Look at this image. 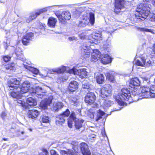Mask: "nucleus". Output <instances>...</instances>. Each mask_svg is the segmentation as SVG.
<instances>
[{"instance_id": "24", "label": "nucleus", "mask_w": 155, "mask_h": 155, "mask_svg": "<svg viewBox=\"0 0 155 155\" xmlns=\"http://www.w3.org/2000/svg\"><path fill=\"white\" fill-rule=\"evenodd\" d=\"M64 106V105L61 102H55L53 103L52 108L53 110L57 111L63 108Z\"/></svg>"}, {"instance_id": "1", "label": "nucleus", "mask_w": 155, "mask_h": 155, "mask_svg": "<svg viewBox=\"0 0 155 155\" xmlns=\"http://www.w3.org/2000/svg\"><path fill=\"white\" fill-rule=\"evenodd\" d=\"M20 83V81L16 78H12L8 82L9 89L13 90L10 93L13 97L20 98L22 96L21 94L27 93L30 88V84L27 81H25L19 86Z\"/></svg>"}, {"instance_id": "29", "label": "nucleus", "mask_w": 155, "mask_h": 155, "mask_svg": "<svg viewBox=\"0 0 155 155\" xmlns=\"http://www.w3.org/2000/svg\"><path fill=\"white\" fill-rule=\"evenodd\" d=\"M84 120H79L75 118V126L76 129H79L81 128L82 125V123Z\"/></svg>"}, {"instance_id": "48", "label": "nucleus", "mask_w": 155, "mask_h": 155, "mask_svg": "<svg viewBox=\"0 0 155 155\" xmlns=\"http://www.w3.org/2000/svg\"><path fill=\"white\" fill-rule=\"evenodd\" d=\"M48 151L46 150L43 149L42 150V152L40 154V155H48Z\"/></svg>"}, {"instance_id": "28", "label": "nucleus", "mask_w": 155, "mask_h": 155, "mask_svg": "<svg viewBox=\"0 0 155 155\" xmlns=\"http://www.w3.org/2000/svg\"><path fill=\"white\" fill-rule=\"evenodd\" d=\"M27 102L29 105L31 107H34L37 104V102L36 100L31 97L27 98Z\"/></svg>"}, {"instance_id": "38", "label": "nucleus", "mask_w": 155, "mask_h": 155, "mask_svg": "<svg viewBox=\"0 0 155 155\" xmlns=\"http://www.w3.org/2000/svg\"><path fill=\"white\" fill-rule=\"evenodd\" d=\"M141 60L142 61V62L139 60H137L136 62V64L138 66L141 67L143 66L145 63V61H146L145 60V57H142L141 58Z\"/></svg>"}, {"instance_id": "27", "label": "nucleus", "mask_w": 155, "mask_h": 155, "mask_svg": "<svg viewBox=\"0 0 155 155\" xmlns=\"http://www.w3.org/2000/svg\"><path fill=\"white\" fill-rule=\"evenodd\" d=\"M57 22V19L53 17H50L48 19V26L54 28Z\"/></svg>"}, {"instance_id": "51", "label": "nucleus", "mask_w": 155, "mask_h": 155, "mask_svg": "<svg viewBox=\"0 0 155 155\" xmlns=\"http://www.w3.org/2000/svg\"><path fill=\"white\" fill-rule=\"evenodd\" d=\"M82 87L84 89H88L89 88V85L87 83L84 84L82 86Z\"/></svg>"}, {"instance_id": "11", "label": "nucleus", "mask_w": 155, "mask_h": 155, "mask_svg": "<svg viewBox=\"0 0 155 155\" xmlns=\"http://www.w3.org/2000/svg\"><path fill=\"white\" fill-rule=\"evenodd\" d=\"M124 0H115V9L114 12L117 14H118L124 8L123 5Z\"/></svg>"}, {"instance_id": "17", "label": "nucleus", "mask_w": 155, "mask_h": 155, "mask_svg": "<svg viewBox=\"0 0 155 155\" xmlns=\"http://www.w3.org/2000/svg\"><path fill=\"white\" fill-rule=\"evenodd\" d=\"M81 149L83 155H91V152L86 143H82L81 144Z\"/></svg>"}, {"instance_id": "41", "label": "nucleus", "mask_w": 155, "mask_h": 155, "mask_svg": "<svg viewBox=\"0 0 155 155\" xmlns=\"http://www.w3.org/2000/svg\"><path fill=\"white\" fill-rule=\"evenodd\" d=\"M41 120L43 123H48L49 121V118L48 116H43L41 117Z\"/></svg>"}, {"instance_id": "2", "label": "nucleus", "mask_w": 155, "mask_h": 155, "mask_svg": "<svg viewBox=\"0 0 155 155\" xmlns=\"http://www.w3.org/2000/svg\"><path fill=\"white\" fill-rule=\"evenodd\" d=\"M133 89L129 88H123L121 89V91L119 93L118 97L116 98V101L119 105H122L124 104L123 100L128 101L130 102L133 101H137L138 100V93L140 91L136 92L135 91H133Z\"/></svg>"}, {"instance_id": "23", "label": "nucleus", "mask_w": 155, "mask_h": 155, "mask_svg": "<svg viewBox=\"0 0 155 155\" xmlns=\"http://www.w3.org/2000/svg\"><path fill=\"white\" fill-rule=\"evenodd\" d=\"M28 114L29 118L34 119L37 117L39 115V112L38 110L34 109L29 110L28 112Z\"/></svg>"}, {"instance_id": "22", "label": "nucleus", "mask_w": 155, "mask_h": 155, "mask_svg": "<svg viewBox=\"0 0 155 155\" xmlns=\"http://www.w3.org/2000/svg\"><path fill=\"white\" fill-rule=\"evenodd\" d=\"M94 77L97 82L99 84H101L104 81V77L102 74L96 73L95 74Z\"/></svg>"}, {"instance_id": "58", "label": "nucleus", "mask_w": 155, "mask_h": 155, "mask_svg": "<svg viewBox=\"0 0 155 155\" xmlns=\"http://www.w3.org/2000/svg\"><path fill=\"white\" fill-rule=\"evenodd\" d=\"M3 140H4L6 141V140H7V138H3Z\"/></svg>"}, {"instance_id": "12", "label": "nucleus", "mask_w": 155, "mask_h": 155, "mask_svg": "<svg viewBox=\"0 0 155 155\" xmlns=\"http://www.w3.org/2000/svg\"><path fill=\"white\" fill-rule=\"evenodd\" d=\"M96 99V97L93 93L89 92L85 97V102L89 104H92Z\"/></svg>"}, {"instance_id": "3", "label": "nucleus", "mask_w": 155, "mask_h": 155, "mask_svg": "<svg viewBox=\"0 0 155 155\" xmlns=\"http://www.w3.org/2000/svg\"><path fill=\"white\" fill-rule=\"evenodd\" d=\"M151 7V5L147 4H141L140 5L139 8H138L137 11L138 13L135 15L137 21H143L147 18L150 12Z\"/></svg>"}, {"instance_id": "46", "label": "nucleus", "mask_w": 155, "mask_h": 155, "mask_svg": "<svg viewBox=\"0 0 155 155\" xmlns=\"http://www.w3.org/2000/svg\"><path fill=\"white\" fill-rule=\"evenodd\" d=\"M22 96L20 98H17L16 97H14L16 99V101L18 103L21 104L22 105L23 104L24 102L22 101V99L21 98Z\"/></svg>"}, {"instance_id": "13", "label": "nucleus", "mask_w": 155, "mask_h": 155, "mask_svg": "<svg viewBox=\"0 0 155 155\" xmlns=\"http://www.w3.org/2000/svg\"><path fill=\"white\" fill-rule=\"evenodd\" d=\"M53 98L52 96H50L48 99L42 101L40 102V107L43 109H47L48 106L51 104Z\"/></svg>"}, {"instance_id": "32", "label": "nucleus", "mask_w": 155, "mask_h": 155, "mask_svg": "<svg viewBox=\"0 0 155 155\" xmlns=\"http://www.w3.org/2000/svg\"><path fill=\"white\" fill-rule=\"evenodd\" d=\"M24 67L26 68L28 70L35 74H37L39 73V70L36 68L25 65H24Z\"/></svg>"}, {"instance_id": "7", "label": "nucleus", "mask_w": 155, "mask_h": 155, "mask_svg": "<svg viewBox=\"0 0 155 155\" xmlns=\"http://www.w3.org/2000/svg\"><path fill=\"white\" fill-rule=\"evenodd\" d=\"M112 87L109 84H105L104 85L100 90V92L102 97H110L111 94Z\"/></svg>"}, {"instance_id": "59", "label": "nucleus", "mask_w": 155, "mask_h": 155, "mask_svg": "<svg viewBox=\"0 0 155 155\" xmlns=\"http://www.w3.org/2000/svg\"><path fill=\"white\" fill-rule=\"evenodd\" d=\"M30 130L31 131H32V130H31V129H30Z\"/></svg>"}, {"instance_id": "14", "label": "nucleus", "mask_w": 155, "mask_h": 155, "mask_svg": "<svg viewBox=\"0 0 155 155\" xmlns=\"http://www.w3.org/2000/svg\"><path fill=\"white\" fill-rule=\"evenodd\" d=\"M46 91L43 88L40 86L36 87L35 89L33 91V93L38 96V97L42 98L45 94Z\"/></svg>"}, {"instance_id": "45", "label": "nucleus", "mask_w": 155, "mask_h": 155, "mask_svg": "<svg viewBox=\"0 0 155 155\" xmlns=\"http://www.w3.org/2000/svg\"><path fill=\"white\" fill-rule=\"evenodd\" d=\"M145 65L147 66H149L151 64V62L149 59L145 58Z\"/></svg>"}, {"instance_id": "9", "label": "nucleus", "mask_w": 155, "mask_h": 155, "mask_svg": "<svg viewBox=\"0 0 155 155\" xmlns=\"http://www.w3.org/2000/svg\"><path fill=\"white\" fill-rule=\"evenodd\" d=\"M140 84L139 79L137 78H135L130 80L129 86L131 89H133V91H135L136 92H138L139 91H140V89L141 87L139 88Z\"/></svg>"}, {"instance_id": "5", "label": "nucleus", "mask_w": 155, "mask_h": 155, "mask_svg": "<svg viewBox=\"0 0 155 155\" xmlns=\"http://www.w3.org/2000/svg\"><path fill=\"white\" fill-rule=\"evenodd\" d=\"M66 143L71 146L74 151L70 149H68L67 151L61 150L60 153L62 155H74V153L78 152V147L77 142L72 140L71 138H69Z\"/></svg>"}, {"instance_id": "47", "label": "nucleus", "mask_w": 155, "mask_h": 155, "mask_svg": "<svg viewBox=\"0 0 155 155\" xmlns=\"http://www.w3.org/2000/svg\"><path fill=\"white\" fill-rule=\"evenodd\" d=\"M68 40L70 41H76L78 40L77 38L75 36H72L71 37H69L68 38Z\"/></svg>"}, {"instance_id": "56", "label": "nucleus", "mask_w": 155, "mask_h": 155, "mask_svg": "<svg viewBox=\"0 0 155 155\" xmlns=\"http://www.w3.org/2000/svg\"><path fill=\"white\" fill-rule=\"evenodd\" d=\"M153 54H155V44L153 45Z\"/></svg>"}, {"instance_id": "15", "label": "nucleus", "mask_w": 155, "mask_h": 155, "mask_svg": "<svg viewBox=\"0 0 155 155\" xmlns=\"http://www.w3.org/2000/svg\"><path fill=\"white\" fill-rule=\"evenodd\" d=\"M93 52L92 54L91 60V61L95 62L100 60L101 55V53L97 50H92Z\"/></svg>"}, {"instance_id": "55", "label": "nucleus", "mask_w": 155, "mask_h": 155, "mask_svg": "<svg viewBox=\"0 0 155 155\" xmlns=\"http://www.w3.org/2000/svg\"><path fill=\"white\" fill-rule=\"evenodd\" d=\"M151 20L155 21V14H153L151 18Z\"/></svg>"}, {"instance_id": "6", "label": "nucleus", "mask_w": 155, "mask_h": 155, "mask_svg": "<svg viewBox=\"0 0 155 155\" xmlns=\"http://www.w3.org/2000/svg\"><path fill=\"white\" fill-rule=\"evenodd\" d=\"M89 19L88 16L86 15H83L81 21L80 22L79 26L84 27L90 23L92 25H93L94 22L95 18L94 13H90L89 14Z\"/></svg>"}, {"instance_id": "30", "label": "nucleus", "mask_w": 155, "mask_h": 155, "mask_svg": "<svg viewBox=\"0 0 155 155\" xmlns=\"http://www.w3.org/2000/svg\"><path fill=\"white\" fill-rule=\"evenodd\" d=\"M75 118L74 114H72L70 117L68 121V126L70 128H72L73 122H74Z\"/></svg>"}, {"instance_id": "53", "label": "nucleus", "mask_w": 155, "mask_h": 155, "mask_svg": "<svg viewBox=\"0 0 155 155\" xmlns=\"http://www.w3.org/2000/svg\"><path fill=\"white\" fill-rule=\"evenodd\" d=\"M96 136L93 134H91L89 135V137L90 139H92L95 138Z\"/></svg>"}, {"instance_id": "50", "label": "nucleus", "mask_w": 155, "mask_h": 155, "mask_svg": "<svg viewBox=\"0 0 155 155\" xmlns=\"http://www.w3.org/2000/svg\"><path fill=\"white\" fill-rule=\"evenodd\" d=\"M50 153L51 155H59L56 151L53 150H51Z\"/></svg>"}, {"instance_id": "36", "label": "nucleus", "mask_w": 155, "mask_h": 155, "mask_svg": "<svg viewBox=\"0 0 155 155\" xmlns=\"http://www.w3.org/2000/svg\"><path fill=\"white\" fill-rule=\"evenodd\" d=\"M116 29V27L114 25L113 26L112 25H109L106 28V31L110 34H111L114 30Z\"/></svg>"}, {"instance_id": "16", "label": "nucleus", "mask_w": 155, "mask_h": 155, "mask_svg": "<svg viewBox=\"0 0 155 155\" xmlns=\"http://www.w3.org/2000/svg\"><path fill=\"white\" fill-rule=\"evenodd\" d=\"M86 70V69H85L82 68L77 70L76 72L74 70H72L71 71L73 72L74 74H78L81 78H84L87 76L88 73Z\"/></svg>"}, {"instance_id": "35", "label": "nucleus", "mask_w": 155, "mask_h": 155, "mask_svg": "<svg viewBox=\"0 0 155 155\" xmlns=\"http://www.w3.org/2000/svg\"><path fill=\"white\" fill-rule=\"evenodd\" d=\"M70 101L71 104L74 105H78L79 104L78 100L76 96L72 97Z\"/></svg>"}, {"instance_id": "34", "label": "nucleus", "mask_w": 155, "mask_h": 155, "mask_svg": "<svg viewBox=\"0 0 155 155\" xmlns=\"http://www.w3.org/2000/svg\"><path fill=\"white\" fill-rule=\"evenodd\" d=\"M105 113L100 110H98L97 113V117L96 119V121H98L100 119L102 118V116H103Z\"/></svg>"}, {"instance_id": "20", "label": "nucleus", "mask_w": 155, "mask_h": 155, "mask_svg": "<svg viewBox=\"0 0 155 155\" xmlns=\"http://www.w3.org/2000/svg\"><path fill=\"white\" fill-rule=\"evenodd\" d=\"M100 61L104 64H108L111 62V58L107 54L101 55Z\"/></svg>"}, {"instance_id": "21", "label": "nucleus", "mask_w": 155, "mask_h": 155, "mask_svg": "<svg viewBox=\"0 0 155 155\" xmlns=\"http://www.w3.org/2000/svg\"><path fill=\"white\" fill-rule=\"evenodd\" d=\"M66 69L65 66L62 67L61 68L53 69L47 71V73L54 74L62 73L64 72Z\"/></svg>"}, {"instance_id": "8", "label": "nucleus", "mask_w": 155, "mask_h": 155, "mask_svg": "<svg viewBox=\"0 0 155 155\" xmlns=\"http://www.w3.org/2000/svg\"><path fill=\"white\" fill-rule=\"evenodd\" d=\"M70 112L69 110L67 109L62 114L58 115L56 117V123L57 125H62L65 121L67 117L68 116Z\"/></svg>"}, {"instance_id": "44", "label": "nucleus", "mask_w": 155, "mask_h": 155, "mask_svg": "<svg viewBox=\"0 0 155 155\" xmlns=\"http://www.w3.org/2000/svg\"><path fill=\"white\" fill-rule=\"evenodd\" d=\"M55 14L58 18L59 21L62 22V21H63V18H62V14L60 15L59 12H56Z\"/></svg>"}, {"instance_id": "33", "label": "nucleus", "mask_w": 155, "mask_h": 155, "mask_svg": "<svg viewBox=\"0 0 155 155\" xmlns=\"http://www.w3.org/2000/svg\"><path fill=\"white\" fill-rule=\"evenodd\" d=\"M62 18H63V20H70L71 18V14L68 12L64 11L62 13Z\"/></svg>"}, {"instance_id": "25", "label": "nucleus", "mask_w": 155, "mask_h": 155, "mask_svg": "<svg viewBox=\"0 0 155 155\" xmlns=\"http://www.w3.org/2000/svg\"><path fill=\"white\" fill-rule=\"evenodd\" d=\"M78 88V83L75 81H72L70 82L69 85V89L71 91H75Z\"/></svg>"}, {"instance_id": "60", "label": "nucleus", "mask_w": 155, "mask_h": 155, "mask_svg": "<svg viewBox=\"0 0 155 155\" xmlns=\"http://www.w3.org/2000/svg\"><path fill=\"white\" fill-rule=\"evenodd\" d=\"M64 143H64V142L63 143V144H64Z\"/></svg>"}, {"instance_id": "54", "label": "nucleus", "mask_w": 155, "mask_h": 155, "mask_svg": "<svg viewBox=\"0 0 155 155\" xmlns=\"http://www.w3.org/2000/svg\"><path fill=\"white\" fill-rule=\"evenodd\" d=\"M6 114L5 112H2L1 114L2 118L4 119L6 115Z\"/></svg>"}, {"instance_id": "10", "label": "nucleus", "mask_w": 155, "mask_h": 155, "mask_svg": "<svg viewBox=\"0 0 155 155\" xmlns=\"http://www.w3.org/2000/svg\"><path fill=\"white\" fill-rule=\"evenodd\" d=\"M92 42L94 43V42L92 41L91 42L90 41L87 44H84L83 45L82 51L83 52V55L84 58H86L89 57L91 51V47L90 46H91V44Z\"/></svg>"}, {"instance_id": "52", "label": "nucleus", "mask_w": 155, "mask_h": 155, "mask_svg": "<svg viewBox=\"0 0 155 155\" xmlns=\"http://www.w3.org/2000/svg\"><path fill=\"white\" fill-rule=\"evenodd\" d=\"M17 132V134L19 136H20L21 135L25 133L24 131H18Z\"/></svg>"}, {"instance_id": "31", "label": "nucleus", "mask_w": 155, "mask_h": 155, "mask_svg": "<svg viewBox=\"0 0 155 155\" xmlns=\"http://www.w3.org/2000/svg\"><path fill=\"white\" fill-rule=\"evenodd\" d=\"M92 38L94 40H100L102 39V35L101 33H93L92 34Z\"/></svg>"}, {"instance_id": "4", "label": "nucleus", "mask_w": 155, "mask_h": 155, "mask_svg": "<svg viewBox=\"0 0 155 155\" xmlns=\"http://www.w3.org/2000/svg\"><path fill=\"white\" fill-rule=\"evenodd\" d=\"M138 93L143 98L155 97V86H152L150 88L142 87Z\"/></svg>"}, {"instance_id": "43", "label": "nucleus", "mask_w": 155, "mask_h": 155, "mask_svg": "<svg viewBox=\"0 0 155 155\" xmlns=\"http://www.w3.org/2000/svg\"><path fill=\"white\" fill-rule=\"evenodd\" d=\"M86 32H83L81 34H79V36L80 39H84L87 38V36L86 35Z\"/></svg>"}, {"instance_id": "40", "label": "nucleus", "mask_w": 155, "mask_h": 155, "mask_svg": "<svg viewBox=\"0 0 155 155\" xmlns=\"http://www.w3.org/2000/svg\"><path fill=\"white\" fill-rule=\"evenodd\" d=\"M107 79H108L110 81H113L114 80V76L109 72H107L106 74Z\"/></svg>"}, {"instance_id": "26", "label": "nucleus", "mask_w": 155, "mask_h": 155, "mask_svg": "<svg viewBox=\"0 0 155 155\" xmlns=\"http://www.w3.org/2000/svg\"><path fill=\"white\" fill-rule=\"evenodd\" d=\"M22 51L21 49L19 47L16 48L15 51V54L18 57V58L21 60L23 61H25V58H23V56L22 55Z\"/></svg>"}, {"instance_id": "37", "label": "nucleus", "mask_w": 155, "mask_h": 155, "mask_svg": "<svg viewBox=\"0 0 155 155\" xmlns=\"http://www.w3.org/2000/svg\"><path fill=\"white\" fill-rule=\"evenodd\" d=\"M137 29L138 31L141 32H150L151 33H153V31L151 29L147 28H140L139 27H137Z\"/></svg>"}, {"instance_id": "49", "label": "nucleus", "mask_w": 155, "mask_h": 155, "mask_svg": "<svg viewBox=\"0 0 155 155\" xmlns=\"http://www.w3.org/2000/svg\"><path fill=\"white\" fill-rule=\"evenodd\" d=\"M3 60L5 62H8L9 61L11 58L10 57L8 56H6L3 57Z\"/></svg>"}, {"instance_id": "39", "label": "nucleus", "mask_w": 155, "mask_h": 155, "mask_svg": "<svg viewBox=\"0 0 155 155\" xmlns=\"http://www.w3.org/2000/svg\"><path fill=\"white\" fill-rule=\"evenodd\" d=\"M113 104V102L108 99H105L104 102V106L106 107H110Z\"/></svg>"}, {"instance_id": "57", "label": "nucleus", "mask_w": 155, "mask_h": 155, "mask_svg": "<svg viewBox=\"0 0 155 155\" xmlns=\"http://www.w3.org/2000/svg\"><path fill=\"white\" fill-rule=\"evenodd\" d=\"M152 2L153 4L155 6V0H152Z\"/></svg>"}, {"instance_id": "18", "label": "nucleus", "mask_w": 155, "mask_h": 155, "mask_svg": "<svg viewBox=\"0 0 155 155\" xmlns=\"http://www.w3.org/2000/svg\"><path fill=\"white\" fill-rule=\"evenodd\" d=\"M33 36V34L31 32L26 34L22 39V42L23 44L25 45H27L32 39Z\"/></svg>"}, {"instance_id": "19", "label": "nucleus", "mask_w": 155, "mask_h": 155, "mask_svg": "<svg viewBox=\"0 0 155 155\" xmlns=\"http://www.w3.org/2000/svg\"><path fill=\"white\" fill-rule=\"evenodd\" d=\"M49 7H47L46 8H44L42 9H40L38 12H37L35 14H33L30 16L29 18L26 21L27 22H29L30 21H31L33 19L35 18L38 15H39L40 14L43 13L44 12H46L47 10V8Z\"/></svg>"}, {"instance_id": "42", "label": "nucleus", "mask_w": 155, "mask_h": 155, "mask_svg": "<svg viewBox=\"0 0 155 155\" xmlns=\"http://www.w3.org/2000/svg\"><path fill=\"white\" fill-rule=\"evenodd\" d=\"M14 68V64H12L8 65L5 66V68L7 70H12Z\"/></svg>"}]
</instances>
